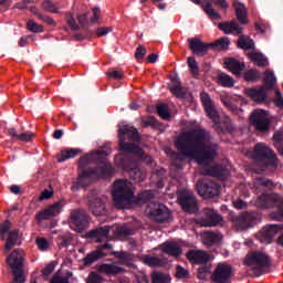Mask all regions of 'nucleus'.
Wrapping results in <instances>:
<instances>
[{
    "label": "nucleus",
    "mask_w": 283,
    "mask_h": 283,
    "mask_svg": "<svg viewBox=\"0 0 283 283\" xmlns=\"http://www.w3.org/2000/svg\"><path fill=\"white\" fill-rule=\"evenodd\" d=\"M176 148L186 158H193L198 165L213 163L218 158L220 145L213 142L211 133L205 128H196L177 138Z\"/></svg>",
    "instance_id": "nucleus-1"
},
{
    "label": "nucleus",
    "mask_w": 283,
    "mask_h": 283,
    "mask_svg": "<svg viewBox=\"0 0 283 283\" xmlns=\"http://www.w3.org/2000/svg\"><path fill=\"white\" fill-rule=\"evenodd\" d=\"M96 156L97 158H101L97 167L85 168L87 167V165H90V158H92V156L90 155H86L80 159V174L76 180V185L72 186V189H74L75 187L82 189L85 187H90V185H92L93 178H105L114 174V166H112V164L108 163L106 159L107 156H109V153H107V150L101 149L97 150Z\"/></svg>",
    "instance_id": "nucleus-2"
},
{
    "label": "nucleus",
    "mask_w": 283,
    "mask_h": 283,
    "mask_svg": "<svg viewBox=\"0 0 283 283\" xmlns=\"http://www.w3.org/2000/svg\"><path fill=\"white\" fill-rule=\"evenodd\" d=\"M113 202L116 209H127L129 202H135V205H147V202L154 200V191L144 190L134 197V190L129 182L124 179H117L113 185Z\"/></svg>",
    "instance_id": "nucleus-3"
},
{
    "label": "nucleus",
    "mask_w": 283,
    "mask_h": 283,
    "mask_svg": "<svg viewBox=\"0 0 283 283\" xmlns=\"http://www.w3.org/2000/svg\"><path fill=\"white\" fill-rule=\"evenodd\" d=\"M119 149L127 156H138L146 165H154V157L145 154V150L135 143H140V134L134 126L125 125L118 129Z\"/></svg>",
    "instance_id": "nucleus-4"
},
{
    "label": "nucleus",
    "mask_w": 283,
    "mask_h": 283,
    "mask_svg": "<svg viewBox=\"0 0 283 283\" xmlns=\"http://www.w3.org/2000/svg\"><path fill=\"white\" fill-rule=\"evenodd\" d=\"M218 28L221 32H224V34H234V36H239L237 41V48H239V50H244L245 52L249 50H255V42L250 36L242 34V32H244V28L240 27L238 21L231 20L220 22Z\"/></svg>",
    "instance_id": "nucleus-5"
},
{
    "label": "nucleus",
    "mask_w": 283,
    "mask_h": 283,
    "mask_svg": "<svg viewBox=\"0 0 283 283\" xmlns=\"http://www.w3.org/2000/svg\"><path fill=\"white\" fill-rule=\"evenodd\" d=\"M244 264L250 266L255 275L260 276L273 266V259L262 251H251L247 254Z\"/></svg>",
    "instance_id": "nucleus-6"
},
{
    "label": "nucleus",
    "mask_w": 283,
    "mask_h": 283,
    "mask_svg": "<svg viewBox=\"0 0 283 283\" xmlns=\"http://www.w3.org/2000/svg\"><path fill=\"white\" fill-rule=\"evenodd\" d=\"M115 161L124 171H129V176L134 181L143 182L145 180L146 175L138 168V160L134 156L127 154L120 155L115 158Z\"/></svg>",
    "instance_id": "nucleus-7"
},
{
    "label": "nucleus",
    "mask_w": 283,
    "mask_h": 283,
    "mask_svg": "<svg viewBox=\"0 0 283 283\" xmlns=\"http://www.w3.org/2000/svg\"><path fill=\"white\" fill-rule=\"evenodd\" d=\"M256 207L260 209H271V207H275L276 211L271 213V218L273 220H277L279 222H283V199L277 196H271L263 193L256 199Z\"/></svg>",
    "instance_id": "nucleus-8"
},
{
    "label": "nucleus",
    "mask_w": 283,
    "mask_h": 283,
    "mask_svg": "<svg viewBox=\"0 0 283 283\" xmlns=\"http://www.w3.org/2000/svg\"><path fill=\"white\" fill-rule=\"evenodd\" d=\"M23 250H13L7 258V264L13 273V281L11 283H25L23 276V262H25Z\"/></svg>",
    "instance_id": "nucleus-9"
},
{
    "label": "nucleus",
    "mask_w": 283,
    "mask_h": 283,
    "mask_svg": "<svg viewBox=\"0 0 283 283\" xmlns=\"http://www.w3.org/2000/svg\"><path fill=\"white\" fill-rule=\"evenodd\" d=\"M252 158L255 163H262L264 167H277L275 153L263 143L255 144Z\"/></svg>",
    "instance_id": "nucleus-10"
},
{
    "label": "nucleus",
    "mask_w": 283,
    "mask_h": 283,
    "mask_svg": "<svg viewBox=\"0 0 283 283\" xmlns=\"http://www.w3.org/2000/svg\"><path fill=\"white\" fill-rule=\"evenodd\" d=\"M250 125H252L256 132H260L261 134H268V132L271 129V119L266 117V111H253L250 115Z\"/></svg>",
    "instance_id": "nucleus-11"
},
{
    "label": "nucleus",
    "mask_w": 283,
    "mask_h": 283,
    "mask_svg": "<svg viewBox=\"0 0 283 283\" xmlns=\"http://www.w3.org/2000/svg\"><path fill=\"white\" fill-rule=\"evenodd\" d=\"M146 211L150 220H154V222L163 223L167 222V220L171 218V212L169 211V208L160 202H151Z\"/></svg>",
    "instance_id": "nucleus-12"
},
{
    "label": "nucleus",
    "mask_w": 283,
    "mask_h": 283,
    "mask_svg": "<svg viewBox=\"0 0 283 283\" xmlns=\"http://www.w3.org/2000/svg\"><path fill=\"white\" fill-rule=\"evenodd\" d=\"M232 222L239 231H244V229H249L254 227L260 222V214L255 211L243 212L232 219Z\"/></svg>",
    "instance_id": "nucleus-13"
},
{
    "label": "nucleus",
    "mask_w": 283,
    "mask_h": 283,
    "mask_svg": "<svg viewBox=\"0 0 283 283\" xmlns=\"http://www.w3.org/2000/svg\"><path fill=\"white\" fill-rule=\"evenodd\" d=\"M71 226L74 231L83 233L90 227V214L83 209H75L71 211Z\"/></svg>",
    "instance_id": "nucleus-14"
},
{
    "label": "nucleus",
    "mask_w": 283,
    "mask_h": 283,
    "mask_svg": "<svg viewBox=\"0 0 283 283\" xmlns=\"http://www.w3.org/2000/svg\"><path fill=\"white\" fill-rule=\"evenodd\" d=\"M197 191L202 198H216L220 191V187L216 181L202 179L197 182Z\"/></svg>",
    "instance_id": "nucleus-15"
},
{
    "label": "nucleus",
    "mask_w": 283,
    "mask_h": 283,
    "mask_svg": "<svg viewBox=\"0 0 283 283\" xmlns=\"http://www.w3.org/2000/svg\"><path fill=\"white\" fill-rule=\"evenodd\" d=\"M233 275V268L226 263H219L211 275L213 283H229Z\"/></svg>",
    "instance_id": "nucleus-16"
},
{
    "label": "nucleus",
    "mask_w": 283,
    "mask_h": 283,
    "mask_svg": "<svg viewBox=\"0 0 283 283\" xmlns=\"http://www.w3.org/2000/svg\"><path fill=\"white\" fill-rule=\"evenodd\" d=\"M65 206L64 200H60L49 206L43 211H40L35 214V220L38 222H43V220H51V218H56L61 211H63V207Z\"/></svg>",
    "instance_id": "nucleus-17"
},
{
    "label": "nucleus",
    "mask_w": 283,
    "mask_h": 283,
    "mask_svg": "<svg viewBox=\"0 0 283 283\" xmlns=\"http://www.w3.org/2000/svg\"><path fill=\"white\" fill-rule=\"evenodd\" d=\"M203 213V217L198 219V224L201 227H219L223 220L222 214L211 208H206Z\"/></svg>",
    "instance_id": "nucleus-18"
},
{
    "label": "nucleus",
    "mask_w": 283,
    "mask_h": 283,
    "mask_svg": "<svg viewBox=\"0 0 283 283\" xmlns=\"http://www.w3.org/2000/svg\"><path fill=\"white\" fill-rule=\"evenodd\" d=\"M200 98L207 116L218 125V123H220V115L218 114V111L213 105L211 96L209 95V93L202 92L200 94Z\"/></svg>",
    "instance_id": "nucleus-19"
},
{
    "label": "nucleus",
    "mask_w": 283,
    "mask_h": 283,
    "mask_svg": "<svg viewBox=\"0 0 283 283\" xmlns=\"http://www.w3.org/2000/svg\"><path fill=\"white\" fill-rule=\"evenodd\" d=\"M213 6L221 8L222 10H227L229 8V2L227 0H209L203 4V11L208 17H210L213 21H220L222 15L213 9Z\"/></svg>",
    "instance_id": "nucleus-20"
},
{
    "label": "nucleus",
    "mask_w": 283,
    "mask_h": 283,
    "mask_svg": "<svg viewBox=\"0 0 283 283\" xmlns=\"http://www.w3.org/2000/svg\"><path fill=\"white\" fill-rule=\"evenodd\" d=\"M283 230V224H268L258 234L260 242L271 244L279 231Z\"/></svg>",
    "instance_id": "nucleus-21"
},
{
    "label": "nucleus",
    "mask_w": 283,
    "mask_h": 283,
    "mask_svg": "<svg viewBox=\"0 0 283 283\" xmlns=\"http://www.w3.org/2000/svg\"><path fill=\"white\" fill-rule=\"evenodd\" d=\"M177 199L179 200L182 210L187 211V213H193V211H196V197L193 193L187 190H181L178 192Z\"/></svg>",
    "instance_id": "nucleus-22"
},
{
    "label": "nucleus",
    "mask_w": 283,
    "mask_h": 283,
    "mask_svg": "<svg viewBox=\"0 0 283 283\" xmlns=\"http://www.w3.org/2000/svg\"><path fill=\"white\" fill-rule=\"evenodd\" d=\"M188 42L192 54H196L197 56H206V54H208L209 50L211 49L210 43H205L198 38H190L188 39Z\"/></svg>",
    "instance_id": "nucleus-23"
},
{
    "label": "nucleus",
    "mask_w": 283,
    "mask_h": 283,
    "mask_svg": "<svg viewBox=\"0 0 283 283\" xmlns=\"http://www.w3.org/2000/svg\"><path fill=\"white\" fill-rule=\"evenodd\" d=\"M88 210L93 216H105L107 213V207L101 197H88Z\"/></svg>",
    "instance_id": "nucleus-24"
},
{
    "label": "nucleus",
    "mask_w": 283,
    "mask_h": 283,
    "mask_svg": "<svg viewBox=\"0 0 283 283\" xmlns=\"http://www.w3.org/2000/svg\"><path fill=\"white\" fill-rule=\"evenodd\" d=\"M232 7L239 23H241V25H249V19L247 18L249 17V10L247 9V6L240 0H234Z\"/></svg>",
    "instance_id": "nucleus-25"
},
{
    "label": "nucleus",
    "mask_w": 283,
    "mask_h": 283,
    "mask_svg": "<svg viewBox=\"0 0 283 283\" xmlns=\"http://www.w3.org/2000/svg\"><path fill=\"white\" fill-rule=\"evenodd\" d=\"M203 176H211L212 178H218L219 180H224L229 176V169L220 166H207L202 170Z\"/></svg>",
    "instance_id": "nucleus-26"
},
{
    "label": "nucleus",
    "mask_w": 283,
    "mask_h": 283,
    "mask_svg": "<svg viewBox=\"0 0 283 283\" xmlns=\"http://www.w3.org/2000/svg\"><path fill=\"white\" fill-rule=\"evenodd\" d=\"M186 258L191 264H207L210 256L209 253L202 250H189L186 253Z\"/></svg>",
    "instance_id": "nucleus-27"
},
{
    "label": "nucleus",
    "mask_w": 283,
    "mask_h": 283,
    "mask_svg": "<svg viewBox=\"0 0 283 283\" xmlns=\"http://www.w3.org/2000/svg\"><path fill=\"white\" fill-rule=\"evenodd\" d=\"M159 247L163 253L170 255V258H180L182 255V248L174 241H166Z\"/></svg>",
    "instance_id": "nucleus-28"
},
{
    "label": "nucleus",
    "mask_w": 283,
    "mask_h": 283,
    "mask_svg": "<svg viewBox=\"0 0 283 283\" xmlns=\"http://www.w3.org/2000/svg\"><path fill=\"white\" fill-rule=\"evenodd\" d=\"M224 65L229 72L234 74V76H240L245 67L244 62H240V60H237L235 57H227L224 60Z\"/></svg>",
    "instance_id": "nucleus-29"
},
{
    "label": "nucleus",
    "mask_w": 283,
    "mask_h": 283,
    "mask_svg": "<svg viewBox=\"0 0 283 283\" xmlns=\"http://www.w3.org/2000/svg\"><path fill=\"white\" fill-rule=\"evenodd\" d=\"M203 244L206 247H220L222 244V233L206 231L203 233Z\"/></svg>",
    "instance_id": "nucleus-30"
},
{
    "label": "nucleus",
    "mask_w": 283,
    "mask_h": 283,
    "mask_svg": "<svg viewBox=\"0 0 283 283\" xmlns=\"http://www.w3.org/2000/svg\"><path fill=\"white\" fill-rule=\"evenodd\" d=\"M245 94L254 101V103H266V88L260 86L259 88H247Z\"/></svg>",
    "instance_id": "nucleus-31"
},
{
    "label": "nucleus",
    "mask_w": 283,
    "mask_h": 283,
    "mask_svg": "<svg viewBox=\"0 0 283 283\" xmlns=\"http://www.w3.org/2000/svg\"><path fill=\"white\" fill-rule=\"evenodd\" d=\"M123 268L112 263H103L97 268V273H103L108 276L118 275L123 273Z\"/></svg>",
    "instance_id": "nucleus-32"
},
{
    "label": "nucleus",
    "mask_w": 283,
    "mask_h": 283,
    "mask_svg": "<svg viewBox=\"0 0 283 283\" xmlns=\"http://www.w3.org/2000/svg\"><path fill=\"white\" fill-rule=\"evenodd\" d=\"M103 258H107V253L101 252V250L96 249L95 251L86 254L82 262L84 266H92L94 262H98V260H103Z\"/></svg>",
    "instance_id": "nucleus-33"
},
{
    "label": "nucleus",
    "mask_w": 283,
    "mask_h": 283,
    "mask_svg": "<svg viewBox=\"0 0 283 283\" xmlns=\"http://www.w3.org/2000/svg\"><path fill=\"white\" fill-rule=\"evenodd\" d=\"M170 92L177 98H185L187 96V91H185V87H182V83H180L178 77L171 78Z\"/></svg>",
    "instance_id": "nucleus-34"
},
{
    "label": "nucleus",
    "mask_w": 283,
    "mask_h": 283,
    "mask_svg": "<svg viewBox=\"0 0 283 283\" xmlns=\"http://www.w3.org/2000/svg\"><path fill=\"white\" fill-rule=\"evenodd\" d=\"M90 238H96L97 242H103V238L109 235V226L99 227L88 232Z\"/></svg>",
    "instance_id": "nucleus-35"
},
{
    "label": "nucleus",
    "mask_w": 283,
    "mask_h": 283,
    "mask_svg": "<svg viewBox=\"0 0 283 283\" xmlns=\"http://www.w3.org/2000/svg\"><path fill=\"white\" fill-rule=\"evenodd\" d=\"M8 235L9 238L4 244L6 253H8L17 244V240H19V229L9 231Z\"/></svg>",
    "instance_id": "nucleus-36"
},
{
    "label": "nucleus",
    "mask_w": 283,
    "mask_h": 283,
    "mask_svg": "<svg viewBox=\"0 0 283 283\" xmlns=\"http://www.w3.org/2000/svg\"><path fill=\"white\" fill-rule=\"evenodd\" d=\"M249 59H251L254 63H256L258 67H266L269 65V59L264 56L262 53H249Z\"/></svg>",
    "instance_id": "nucleus-37"
},
{
    "label": "nucleus",
    "mask_w": 283,
    "mask_h": 283,
    "mask_svg": "<svg viewBox=\"0 0 283 283\" xmlns=\"http://www.w3.org/2000/svg\"><path fill=\"white\" fill-rule=\"evenodd\" d=\"M81 154V149L78 148H71L61 153L57 157V161L65 163V160H70V158H76Z\"/></svg>",
    "instance_id": "nucleus-38"
},
{
    "label": "nucleus",
    "mask_w": 283,
    "mask_h": 283,
    "mask_svg": "<svg viewBox=\"0 0 283 283\" xmlns=\"http://www.w3.org/2000/svg\"><path fill=\"white\" fill-rule=\"evenodd\" d=\"M150 277L153 283H171V276L164 272L154 271Z\"/></svg>",
    "instance_id": "nucleus-39"
},
{
    "label": "nucleus",
    "mask_w": 283,
    "mask_h": 283,
    "mask_svg": "<svg viewBox=\"0 0 283 283\" xmlns=\"http://www.w3.org/2000/svg\"><path fill=\"white\" fill-rule=\"evenodd\" d=\"M263 81L265 90H273V87H275V83H277V78L275 77V73H273V71H265Z\"/></svg>",
    "instance_id": "nucleus-40"
},
{
    "label": "nucleus",
    "mask_w": 283,
    "mask_h": 283,
    "mask_svg": "<svg viewBox=\"0 0 283 283\" xmlns=\"http://www.w3.org/2000/svg\"><path fill=\"white\" fill-rule=\"evenodd\" d=\"M218 83L221 87H233L235 81H233V77H231L229 74L220 73L218 75Z\"/></svg>",
    "instance_id": "nucleus-41"
},
{
    "label": "nucleus",
    "mask_w": 283,
    "mask_h": 283,
    "mask_svg": "<svg viewBox=\"0 0 283 283\" xmlns=\"http://www.w3.org/2000/svg\"><path fill=\"white\" fill-rule=\"evenodd\" d=\"M42 8L45 12H50L51 14H59V8H61L60 3H54L52 0H44L42 2Z\"/></svg>",
    "instance_id": "nucleus-42"
},
{
    "label": "nucleus",
    "mask_w": 283,
    "mask_h": 283,
    "mask_svg": "<svg viewBox=\"0 0 283 283\" xmlns=\"http://www.w3.org/2000/svg\"><path fill=\"white\" fill-rule=\"evenodd\" d=\"M157 114L163 120H169L171 118V112H169V106L165 103L157 104Z\"/></svg>",
    "instance_id": "nucleus-43"
},
{
    "label": "nucleus",
    "mask_w": 283,
    "mask_h": 283,
    "mask_svg": "<svg viewBox=\"0 0 283 283\" xmlns=\"http://www.w3.org/2000/svg\"><path fill=\"white\" fill-rule=\"evenodd\" d=\"M143 262L144 264H147V266H163V261L160 258L157 256H151L149 254H146L143 256Z\"/></svg>",
    "instance_id": "nucleus-44"
},
{
    "label": "nucleus",
    "mask_w": 283,
    "mask_h": 283,
    "mask_svg": "<svg viewBox=\"0 0 283 283\" xmlns=\"http://www.w3.org/2000/svg\"><path fill=\"white\" fill-rule=\"evenodd\" d=\"M229 45H231V40H229V38L227 36H223L214 41L213 43H210V48H214L218 50H227Z\"/></svg>",
    "instance_id": "nucleus-45"
},
{
    "label": "nucleus",
    "mask_w": 283,
    "mask_h": 283,
    "mask_svg": "<svg viewBox=\"0 0 283 283\" xmlns=\"http://www.w3.org/2000/svg\"><path fill=\"white\" fill-rule=\"evenodd\" d=\"M244 81L253 83L260 78V72L258 70H249L243 74Z\"/></svg>",
    "instance_id": "nucleus-46"
},
{
    "label": "nucleus",
    "mask_w": 283,
    "mask_h": 283,
    "mask_svg": "<svg viewBox=\"0 0 283 283\" xmlns=\"http://www.w3.org/2000/svg\"><path fill=\"white\" fill-rule=\"evenodd\" d=\"M188 67L191 74H193V77L198 78V74H200V69L198 67V62L196 61V57H188Z\"/></svg>",
    "instance_id": "nucleus-47"
},
{
    "label": "nucleus",
    "mask_w": 283,
    "mask_h": 283,
    "mask_svg": "<svg viewBox=\"0 0 283 283\" xmlns=\"http://www.w3.org/2000/svg\"><path fill=\"white\" fill-rule=\"evenodd\" d=\"M116 234L118 238H129V235H134V229L129 228L128 226H120L117 228Z\"/></svg>",
    "instance_id": "nucleus-48"
},
{
    "label": "nucleus",
    "mask_w": 283,
    "mask_h": 283,
    "mask_svg": "<svg viewBox=\"0 0 283 283\" xmlns=\"http://www.w3.org/2000/svg\"><path fill=\"white\" fill-rule=\"evenodd\" d=\"M274 140V147L277 149V151L283 156V134L282 133H275L273 135Z\"/></svg>",
    "instance_id": "nucleus-49"
},
{
    "label": "nucleus",
    "mask_w": 283,
    "mask_h": 283,
    "mask_svg": "<svg viewBox=\"0 0 283 283\" xmlns=\"http://www.w3.org/2000/svg\"><path fill=\"white\" fill-rule=\"evenodd\" d=\"M27 30H29V32H34L35 34H39L43 32V25L34 22V20H29L27 22Z\"/></svg>",
    "instance_id": "nucleus-50"
},
{
    "label": "nucleus",
    "mask_w": 283,
    "mask_h": 283,
    "mask_svg": "<svg viewBox=\"0 0 283 283\" xmlns=\"http://www.w3.org/2000/svg\"><path fill=\"white\" fill-rule=\"evenodd\" d=\"M105 279L98 272H91L86 279V283H104Z\"/></svg>",
    "instance_id": "nucleus-51"
},
{
    "label": "nucleus",
    "mask_w": 283,
    "mask_h": 283,
    "mask_svg": "<svg viewBox=\"0 0 283 283\" xmlns=\"http://www.w3.org/2000/svg\"><path fill=\"white\" fill-rule=\"evenodd\" d=\"M10 229H12V222H10V220H6L3 223H1L0 226L1 240H6V233H9Z\"/></svg>",
    "instance_id": "nucleus-52"
},
{
    "label": "nucleus",
    "mask_w": 283,
    "mask_h": 283,
    "mask_svg": "<svg viewBox=\"0 0 283 283\" xmlns=\"http://www.w3.org/2000/svg\"><path fill=\"white\" fill-rule=\"evenodd\" d=\"M66 23L74 32H76V30H81V27L78 25V23H76V19H74V15L72 13L66 14Z\"/></svg>",
    "instance_id": "nucleus-53"
},
{
    "label": "nucleus",
    "mask_w": 283,
    "mask_h": 283,
    "mask_svg": "<svg viewBox=\"0 0 283 283\" xmlns=\"http://www.w3.org/2000/svg\"><path fill=\"white\" fill-rule=\"evenodd\" d=\"M35 244L38 245L39 251H48L50 249V242L45 238L35 239Z\"/></svg>",
    "instance_id": "nucleus-54"
},
{
    "label": "nucleus",
    "mask_w": 283,
    "mask_h": 283,
    "mask_svg": "<svg viewBox=\"0 0 283 283\" xmlns=\"http://www.w3.org/2000/svg\"><path fill=\"white\" fill-rule=\"evenodd\" d=\"M176 277L178 280H187V277H189V271H187L185 268H182V265H177Z\"/></svg>",
    "instance_id": "nucleus-55"
},
{
    "label": "nucleus",
    "mask_w": 283,
    "mask_h": 283,
    "mask_svg": "<svg viewBox=\"0 0 283 283\" xmlns=\"http://www.w3.org/2000/svg\"><path fill=\"white\" fill-rule=\"evenodd\" d=\"M142 123L143 127H156L158 125V120L154 116L142 119Z\"/></svg>",
    "instance_id": "nucleus-56"
},
{
    "label": "nucleus",
    "mask_w": 283,
    "mask_h": 283,
    "mask_svg": "<svg viewBox=\"0 0 283 283\" xmlns=\"http://www.w3.org/2000/svg\"><path fill=\"white\" fill-rule=\"evenodd\" d=\"M54 269H56V262L49 263L42 271V275L44 277H48L49 275H52L54 273Z\"/></svg>",
    "instance_id": "nucleus-57"
},
{
    "label": "nucleus",
    "mask_w": 283,
    "mask_h": 283,
    "mask_svg": "<svg viewBox=\"0 0 283 283\" xmlns=\"http://www.w3.org/2000/svg\"><path fill=\"white\" fill-rule=\"evenodd\" d=\"M112 32V28L109 27H99L96 29L95 34L97 39H101V36H107V33Z\"/></svg>",
    "instance_id": "nucleus-58"
},
{
    "label": "nucleus",
    "mask_w": 283,
    "mask_h": 283,
    "mask_svg": "<svg viewBox=\"0 0 283 283\" xmlns=\"http://www.w3.org/2000/svg\"><path fill=\"white\" fill-rule=\"evenodd\" d=\"M40 21H43L44 23H46V25H51L52 28H56V21H54V19L50 15H45L42 13V15H40Z\"/></svg>",
    "instance_id": "nucleus-59"
},
{
    "label": "nucleus",
    "mask_w": 283,
    "mask_h": 283,
    "mask_svg": "<svg viewBox=\"0 0 283 283\" xmlns=\"http://www.w3.org/2000/svg\"><path fill=\"white\" fill-rule=\"evenodd\" d=\"M77 21L81 28H83V30H87V23H88L87 13L77 15Z\"/></svg>",
    "instance_id": "nucleus-60"
},
{
    "label": "nucleus",
    "mask_w": 283,
    "mask_h": 283,
    "mask_svg": "<svg viewBox=\"0 0 283 283\" xmlns=\"http://www.w3.org/2000/svg\"><path fill=\"white\" fill-rule=\"evenodd\" d=\"M145 54H147V49L143 45H139L135 51V59H145Z\"/></svg>",
    "instance_id": "nucleus-61"
},
{
    "label": "nucleus",
    "mask_w": 283,
    "mask_h": 283,
    "mask_svg": "<svg viewBox=\"0 0 283 283\" xmlns=\"http://www.w3.org/2000/svg\"><path fill=\"white\" fill-rule=\"evenodd\" d=\"M50 283H70V279H67V276H59V274H54Z\"/></svg>",
    "instance_id": "nucleus-62"
},
{
    "label": "nucleus",
    "mask_w": 283,
    "mask_h": 283,
    "mask_svg": "<svg viewBox=\"0 0 283 283\" xmlns=\"http://www.w3.org/2000/svg\"><path fill=\"white\" fill-rule=\"evenodd\" d=\"M34 135L32 133H22L18 135V140H22V143H30Z\"/></svg>",
    "instance_id": "nucleus-63"
},
{
    "label": "nucleus",
    "mask_w": 283,
    "mask_h": 283,
    "mask_svg": "<svg viewBox=\"0 0 283 283\" xmlns=\"http://www.w3.org/2000/svg\"><path fill=\"white\" fill-rule=\"evenodd\" d=\"M101 14V8H93V17L91 18V23H98V15Z\"/></svg>",
    "instance_id": "nucleus-64"
}]
</instances>
